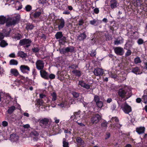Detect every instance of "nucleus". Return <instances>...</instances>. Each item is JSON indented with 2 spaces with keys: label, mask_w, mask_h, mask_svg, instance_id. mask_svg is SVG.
<instances>
[{
  "label": "nucleus",
  "mask_w": 147,
  "mask_h": 147,
  "mask_svg": "<svg viewBox=\"0 0 147 147\" xmlns=\"http://www.w3.org/2000/svg\"><path fill=\"white\" fill-rule=\"evenodd\" d=\"M96 54V53L95 51H91L90 55L92 57L94 56Z\"/></svg>",
  "instance_id": "58"
},
{
  "label": "nucleus",
  "mask_w": 147,
  "mask_h": 147,
  "mask_svg": "<svg viewBox=\"0 0 147 147\" xmlns=\"http://www.w3.org/2000/svg\"><path fill=\"white\" fill-rule=\"evenodd\" d=\"M94 74L96 76H101L103 73V70L100 68H97L95 69L93 71Z\"/></svg>",
  "instance_id": "11"
},
{
  "label": "nucleus",
  "mask_w": 147,
  "mask_h": 147,
  "mask_svg": "<svg viewBox=\"0 0 147 147\" xmlns=\"http://www.w3.org/2000/svg\"><path fill=\"white\" fill-rule=\"evenodd\" d=\"M52 122L51 119L49 118H45L40 120V125L44 128H47L49 127Z\"/></svg>",
  "instance_id": "3"
},
{
  "label": "nucleus",
  "mask_w": 147,
  "mask_h": 147,
  "mask_svg": "<svg viewBox=\"0 0 147 147\" xmlns=\"http://www.w3.org/2000/svg\"><path fill=\"white\" fill-rule=\"evenodd\" d=\"M10 72L11 74L14 76H16L18 75L19 73L18 70L16 69L12 68L10 69Z\"/></svg>",
  "instance_id": "27"
},
{
  "label": "nucleus",
  "mask_w": 147,
  "mask_h": 147,
  "mask_svg": "<svg viewBox=\"0 0 147 147\" xmlns=\"http://www.w3.org/2000/svg\"><path fill=\"white\" fill-rule=\"evenodd\" d=\"M113 126L114 128H115V127H116L117 128H119L121 127L122 125L119 124V123L117 122L114 124Z\"/></svg>",
  "instance_id": "49"
},
{
  "label": "nucleus",
  "mask_w": 147,
  "mask_h": 147,
  "mask_svg": "<svg viewBox=\"0 0 147 147\" xmlns=\"http://www.w3.org/2000/svg\"><path fill=\"white\" fill-rule=\"evenodd\" d=\"M101 22L100 21L94 19L93 20H91L90 22V24L92 25L95 26L98 25L99 23Z\"/></svg>",
  "instance_id": "25"
},
{
  "label": "nucleus",
  "mask_w": 147,
  "mask_h": 147,
  "mask_svg": "<svg viewBox=\"0 0 147 147\" xmlns=\"http://www.w3.org/2000/svg\"><path fill=\"white\" fill-rule=\"evenodd\" d=\"M76 141L78 143V145L81 146V147H83L84 144V141L80 137H78L76 138Z\"/></svg>",
  "instance_id": "24"
},
{
  "label": "nucleus",
  "mask_w": 147,
  "mask_h": 147,
  "mask_svg": "<svg viewBox=\"0 0 147 147\" xmlns=\"http://www.w3.org/2000/svg\"><path fill=\"white\" fill-rule=\"evenodd\" d=\"M73 96L76 98H77L79 96V93L75 92H73L72 93Z\"/></svg>",
  "instance_id": "45"
},
{
  "label": "nucleus",
  "mask_w": 147,
  "mask_h": 147,
  "mask_svg": "<svg viewBox=\"0 0 147 147\" xmlns=\"http://www.w3.org/2000/svg\"><path fill=\"white\" fill-rule=\"evenodd\" d=\"M142 101L145 104L147 102V95H144L142 98Z\"/></svg>",
  "instance_id": "46"
},
{
  "label": "nucleus",
  "mask_w": 147,
  "mask_h": 147,
  "mask_svg": "<svg viewBox=\"0 0 147 147\" xmlns=\"http://www.w3.org/2000/svg\"><path fill=\"white\" fill-rule=\"evenodd\" d=\"M72 72L77 76L80 77L81 76L80 71L79 70H75L73 71Z\"/></svg>",
  "instance_id": "37"
},
{
  "label": "nucleus",
  "mask_w": 147,
  "mask_h": 147,
  "mask_svg": "<svg viewBox=\"0 0 147 147\" xmlns=\"http://www.w3.org/2000/svg\"><path fill=\"white\" fill-rule=\"evenodd\" d=\"M121 108L123 112L126 114H129L132 111L131 107L126 102H124L121 106Z\"/></svg>",
  "instance_id": "5"
},
{
  "label": "nucleus",
  "mask_w": 147,
  "mask_h": 147,
  "mask_svg": "<svg viewBox=\"0 0 147 147\" xmlns=\"http://www.w3.org/2000/svg\"><path fill=\"white\" fill-rule=\"evenodd\" d=\"M111 122H113L114 121H115L116 122H119V120L118 119V118L116 117H112L111 120Z\"/></svg>",
  "instance_id": "41"
},
{
  "label": "nucleus",
  "mask_w": 147,
  "mask_h": 147,
  "mask_svg": "<svg viewBox=\"0 0 147 147\" xmlns=\"http://www.w3.org/2000/svg\"><path fill=\"white\" fill-rule=\"evenodd\" d=\"M94 100L96 103L100 101L99 100V98L97 95H96L94 96Z\"/></svg>",
  "instance_id": "50"
},
{
  "label": "nucleus",
  "mask_w": 147,
  "mask_h": 147,
  "mask_svg": "<svg viewBox=\"0 0 147 147\" xmlns=\"http://www.w3.org/2000/svg\"><path fill=\"white\" fill-rule=\"evenodd\" d=\"M110 136V133L109 132H107L105 135V139L107 140L109 138Z\"/></svg>",
  "instance_id": "60"
},
{
  "label": "nucleus",
  "mask_w": 147,
  "mask_h": 147,
  "mask_svg": "<svg viewBox=\"0 0 147 147\" xmlns=\"http://www.w3.org/2000/svg\"><path fill=\"white\" fill-rule=\"evenodd\" d=\"M30 136L31 137L33 138L34 140L36 141L38 139L37 137L39 136V134L37 131H33L30 133Z\"/></svg>",
  "instance_id": "16"
},
{
  "label": "nucleus",
  "mask_w": 147,
  "mask_h": 147,
  "mask_svg": "<svg viewBox=\"0 0 147 147\" xmlns=\"http://www.w3.org/2000/svg\"><path fill=\"white\" fill-rule=\"evenodd\" d=\"M22 37V35L19 33L13 34L12 36V38L16 41L20 40Z\"/></svg>",
  "instance_id": "21"
},
{
  "label": "nucleus",
  "mask_w": 147,
  "mask_h": 147,
  "mask_svg": "<svg viewBox=\"0 0 147 147\" xmlns=\"http://www.w3.org/2000/svg\"><path fill=\"white\" fill-rule=\"evenodd\" d=\"M86 37L84 32L80 34L77 37L78 39L79 40H82L85 39Z\"/></svg>",
  "instance_id": "23"
},
{
  "label": "nucleus",
  "mask_w": 147,
  "mask_h": 147,
  "mask_svg": "<svg viewBox=\"0 0 147 147\" xmlns=\"http://www.w3.org/2000/svg\"><path fill=\"white\" fill-rule=\"evenodd\" d=\"M18 64V62L16 60L14 59L11 60L9 61V64L11 65H17Z\"/></svg>",
  "instance_id": "35"
},
{
  "label": "nucleus",
  "mask_w": 147,
  "mask_h": 147,
  "mask_svg": "<svg viewBox=\"0 0 147 147\" xmlns=\"http://www.w3.org/2000/svg\"><path fill=\"white\" fill-rule=\"evenodd\" d=\"M25 8L26 11H28L31 10V7L29 5H27L26 7Z\"/></svg>",
  "instance_id": "57"
},
{
  "label": "nucleus",
  "mask_w": 147,
  "mask_h": 147,
  "mask_svg": "<svg viewBox=\"0 0 147 147\" xmlns=\"http://www.w3.org/2000/svg\"><path fill=\"white\" fill-rule=\"evenodd\" d=\"M96 103L98 107L100 108L102 107L103 105V102L101 101H98V102H97Z\"/></svg>",
  "instance_id": "42"
},
{
  "label": "nucleus",
  "mask_w": 147,
  "mask_h": 147,
  "mask_svg": "<svg viewBox=\"0 0 147 147\" xmlns=\"http://www.w3.org/2000/svg\"><path fill=\"white\" fill-rule=\"evenodd\" d=\"M20 70L23 73L28 74L30 71V68L27 65H22L20 67Z\"/></svg>",
  "instance_id": "7"
},
{
  "label": "nucleus",
  "mask_w": 147,
  "mask_h": 147,
  "mask_svg": "<svg viewBox=\"0 0 147 147\" xmlns=\"http://www.w3.org/2000/svg\"><path fill=\"white\" fill-rule=\"evenodd\" d=\"M8 45L7 43L4 40H1L0 43V46L2 47H5Z\"/></svg>",
  "instance_id": "36"
},
{
  "label": "nucleus",
  "mask_w": 147,
  "mask_h": 147,
  "mask_svg": "<svg viewBox=\"0 0 147 147\" xmlns=\"http://www.w3.org/2000/svg\"><path fill=\"white\" fill-rule=\"evenodd\" d=\"M15 83L16 85L18 86L22 83V82L20 80L16 79L15 82Z\"/></svg>",
  "instance_id": "48"
},
{
  "label": "nucleus",
  "mask_w": 147,
  "mask_h": 147,
  "mask_svg": "<svg viewBox=\"0 0 147 147\" xmlns=\"http://www.w3.org/2000/svg\"><path fill=\"white\" fill-rule=\"evenodd\" d=\"M119 96L126 99L131 96L130 90L127 86H123L119 88L118 92Z\"/></svg>",
  "instance_id": "1"
},
{
  "label": "nucleus",
  "mask_w": 147,
  "mask_h": 147,
  "mask_svg": "<svg viewBox=\"0 0 147 147\" xmlns=\"http://www.w3.org/2000/svg\"><path fill=\"white\" fill-rule=\"evenodd\" d=\"M10 31V30L7 31L5 29H3L2 32L0 33V40L3 39L5 36H8L9 34Z\"/></svg>",
  "instance_id": "10"
},
{
  "label": "nucleus",
  "mask_w": 147,
  "mask_h": 147,
  "mask_svg": "<svg viewBox=\"0 0 147 147\" xmlns=\"http://www.w3.org/2000/svg\"><path fill=\"white\" fill-rule=\"evenodd\" d=\"M115 53L117 54L122 55L124 53V51L123 48L120 47H118L114 49Z\"/></svg>",
  "instance_id": "13"
},
{
  "label": "nucleus",
  "mask_w": 147,
  "mask_h": 147,
  "mask_svg": "<svg viewBox=\"0 0 147 147\" xmlns=\"http://www.w3.org/2000/svg\"><path fill=\"white\" fill-rule=\"evenodd\" d=\"M94 12L96 14H98L99 12V10L98 8H95L94 10Z\"/></svg>",
  "instance_id": "63"
},
{
  "label": "nucleus",
  "mask_w": 147,
  "mask_h": 147,
  "mask_svg": "<svg viewBox=\"0 0 147 147\" xmlns=\"http://www.w3.org/2000/svg\"><path fill=\"white\" fill-rule=\"evenodd\" d=\"M55 37L57 39H60L59 40V42L62 44H63L65 42V37L63 36L62 32H57L55 35Z\"/></svg>",
  "instance_id": "4"
},
{
  "label": "nucleus",
  "mask_w": 147,
  "mask_h": 147,
  "mask_svg": "<svg viewBox=\"0 0 147 147\" xmlns=\"http://www.w3.org/2000/svg\"><path fill=\"white\" fill-rule=\"evenodd\" d=\"M84 115L82 117L81 123L78 122V124L81 126H84L85 125L84 124L82 123L86 122V119L88 117V115H86V113L84 112Z\"/></svg>",
  "instance_id": "19"
},
{
  "label": "nucleus",
  "mask_w": 147,
  "mask_h": 147,
  "mask_svg": "<svg viewBox=\"0 0 147 147\" xmlns=\"http://www.w3.org/2000/svg\"><path fill=\"white\" fill-rule=\"evenodd\" d=\"M134 5L135 6L139 7L142 5V3L140 0H135L134 2Z\"/></svg>",
  "instance_id": "32"
},
{
  "label": "nucleus",
  "mask_w": 147,
  "mask_h": 147,
  "mask_svg": "<svg viewBox=\"0 0 147 147\" xmlns=\"http://www.w3.org/2000/svg\"><path fill=\"white\" fill-rule=\"evenodd\" d=\"M110 3V6L112 9L115 8L117 7V3L116 0H111Z\"/></svg>",
  "instance_id": "20"
},
{
  "label": "nucleus",
  "mask_w": 147,
  "mask_h": 147,
  "mask_svg": "<svg viewBox=\"0 0 147 147\" xmlns=\"http://www.w3.org/2000/svg\"><path fill=\"white\" fill-rule=\"evenodd\" d=\"M2 124L3 126L5 127L8 125V123L6 121H3L2 122Z\"/></svg>",
  "instance_id": "55"
},
{
  "label": "nucleus",
  "mask_w": 147,
  "mask_h": 147,
  "mask_svg": "<svg viewBox=\"0 0 147 147\" xmlns=\"http://www.w3.org/2000/svg\"><path fill=\"white\" fill-rule=\"evenodd\" d=\"M41 12L40 11L36 12L34 14V16L35 18L38 17L41 14Z\"/></svg>",
  "instance_id": "44"
},
{
  "label": "nucleus",
  "mask_w": 147,
  "mask_h": 147,
  "mask_svg": "<svg viewBox=\"0 0 147 147\" xmlns=\"http://www.w3.org/2000/svg\"><path fill=\"white\" fill-rule=\"evenodd\" d=\"M67 105V102L66 100H64L61 102V103L58 104V105L61 108L65 107Z\"/></svg>",
  "instance_id": "28"
},
{
  "label": "nucleus",
  "mask_w": 147,
  "mask_h": 147,
  "mask_svg": "<svg viewBox=\"0 0 147 147\" xmlns=\"http://www.w3.org/2000/svg\"><path fill=\"white\" fill-rule=\"evenodd\" d=\"M32 50L33 52H37L39 51L38 49V48H33L32 49Z\"/></svg>",
  "instance_id": "64"
},
{
  "label": "nucleus",
  "mask_w": 147,
  "mask_h": 147,
  "mask_svg": "<svg viewBox=\"0 0 147 147\" xmlns=\"http://www.w3.org/2000/svg\"><path fill=\"white\" fill-rule=\"evenodd\" d=\"M84 21L83 19H81L79 21L78 24L79 26H82L84 23Z\"/></svg>",
  "instance_id": "61"
},
{
  "label": "nucleus",
  "mask_w": 147,
  "mask_h": 147,
  "mask_svg": "<svg viewBox=\"0 0 147 147\" xmlns=\"http://www.w3.org/2000/svg\"><path fill=\"white\" fill-rule=\"evenodd\" d=\"M31 42V41L28 39H24L20 40V43L21 45H26L27 47L30 45V44Z\"/></svg>",
  "instance_id": "12"
},
{
  "label": "nucleus",
  "mask_w": 147,
  "mask_h": 147,
  "mask_svg": "<svg viewBox=\"0 0 147 147\" xmlns=\"http://www.w3.org/2000/svg\"><path fill=\"white\" fill-rule=\"evenodd\" d=\"M65 22L64 20L61 18L59 20L58 22V28L59 30L63 28L65 26Z\"/></svg>",
  "instance_id": "15"
},
{
  "label": "nucleus",
  "mask_w": 147,
  "mask_h": 147,
  "mask_svg": "<svg viewBox=\"0 0 147 147\" xmlns=\"http://www.w3.org/2000/svg\"><path fill=\"white\" fill-rule=\"evenodd\" d=\"M131 51L130 50H128L127 52L125 53V56L126 57H128L131 54Z\"/></svg>",
  "instance_id": "53"
},
{
  "label": "nucleus",
  "mask_w": 147,
  "mask_h": 147,
  "mask_svg": "<svg viewBox=\"0 0 147 147\" xmlns=\"http://www.w3.org/2000/svg\"><path fill=\"white\" fill-rule=\"evenodd\" d=\"M54 120L55 121V122L56 123H58L59 122V120L56 117H55L54 118Z\"/></svg>",
  "instance_id": "62"
},
{
  "label": "nucleus",
  "mask_w": 147,
  "mask_h": 147,
  "mask_svg": "<svg viewBox=\"0 0 147 147\" xmlns=\"http://www.w3.org/2000/svg\"><path fill=\"white\" fill-rule=\"evenodd\" d=\"M5 22H6V26H8L14 25L16 23V21L13 18H6L3 16H0V24H3Z\"/></svg>",
  "instance_id": "2"
},
{
  "label": "nucleus",
  "mask_w": 147,
  "mask_h": 147,
  "mask_svg": "<svg viewBox=\"0 0 147 147\" xmlns=\"http://www.w3.org/2000/svg\"><path fill=\"white\" fill-rule=\"evenodd\" d=\"M135 62L136 63H140L141 61L139 57H137L135 59Z\"/></svg>",
  "instance_id": "51"
},
{
  "label": "nucleus",
  "mask_w": 147,
  "mask_h": 147,
  "mask_svg": "<svg viewBox=\"0 0 147 147\" xmlns=\"http://www.w3.org/2000/svg\"><path fill=\"white\" fill-rule=\"evenodd\" d=\"M145 128L144 127H141L136 128V131L139 134L144 133Z\"/></svg>",
  "instance_id": "22"
},
{
  "label": "nucleus",
  "mask_w": 147,
  "mask_h": 147,
  "mask_svg": "<svg viewBox=\"0 0 147 147\" xmlns=\"http://www.w3.org/2000/svg\"><path fill=\"white\" fill-rule=\"evenodd\" d=\"M143 42V40L141 38L139 39L137 41V43L139 45L142 44Z\"/></svg>",
  "instance_id": "54"
},
{
  "label": "nucleus",
  "mask_w": 147,
  "mask_h": 147,
  "mask_svg": "<svg viewBox=\"0 0 147 147\" xmlns=\"http://www.w3.org/2000/svg\"><path fill=\"white\" fill-rule=\"evenodd\" d=\"M80 112H75L74 113L73 115L71 116V118L74 121L77 122L79 119H80Z\"/></svg>",
  "instance_id": "14"
},
{
  "label": "nucleus",
  "mask_w": 147,
  "mask_h": 147,
  "mask_svg": "<svg viewBox=\"0 0 147 147\" xmlns=\"http://www.w3.org/2000/svg\"><path fill=\"white\" fill-rule=\"evenodd\" d=\"M64 53L69 52H72L74 51V48L72 47H67L64 50Z\"/></svg>",
  "instance_id": "26"
},
{
  "label": "nucleus",
  "mask_w": 147,
  "mask_h": 147,
  "mask_svg": "<svg viewBox=\"0 0 147 147\" xmlns=\"http://www.w3.org/2000/svg\"><path fill=\"white\" fill-rule=\"evenodd\" d=\"M19 137L16 134H12L10 136L9 140L12 142H17L19 140Z\"/></svg>",
  "instance_id": "8"
},
{
  "label": "nucleus",
  "mask_w": 147,
  "mask_h": 147,
  "mask_svg": "<svg viewBox=\"0 0 147 147\" xmlns=\"http://www.w3.org/2000/svg\"><path fill=\"white\" fill-rule=\"evenodd\" d=\"M63 147H69V143L65 141V138H64L63 139Z\"/></svg>",
  "instance_id": "39"
},
{
  "label": "nucleus",
  "mask_w": 147,
  "mask_h": 147,
  "mask_svg": "<svg viewBox=\"0 0 147 147\" xmlns=\"http://www.w3.org/2000/svg\"><path fill=\"white\" fill-rule=\"evenodd\" d=\"M116 105L114 104H113L111 107V109L112 110V111H113L115 110H116L117 109H116Z\"/></svg>",
  "instance_id": "47"
},
{
  "label": "nucleus",
  "mask_w": 147,
  "mask_h": 147,
  "mask_svg": "<svg viewBox=\"0 0 147 147\" xmlns=\"http://www.w3.org/2000/svg\"><path fill=\"white\" fill-rule=\"evenodd\" d=\"M123 40L121 38L120 39H117L114 42V44L115 45H118L119 44L122 43L123 42Z\"/></svg>",
  "instance_id": "31"
},
{
  "label": "nucleus",
  "mask_w": 147,
  "mask_h": 147,
  "mask_svg": "<svg viewBox=\"0 0 147 147\" xmlns=\"http://www.w3.org/2000/svg\"><path fill=\"white\" fill-rule=\"evenodd\" d=\"M78 100L79 102L83 103L84 107L87 106L89 104L88 103L85 102L83 103L84 102V98L82 96H79V98L78 99Z\"/></svg>",
  "instance_id": "29"
},
{
  "label": "nucleus",
  "mask_w": 147,
  "mask_h": 147,
  "mask_svg": "<svg viewBox=\"0 0 147 147\" xmlns=\"http://www.w3.org/2000/svg\"><path fill=\"white\" fill-rule=\"evenodd\" d=\"M139 69L138 67H136L132 69V72L133 73L136 74H140L139 72Z\"/></svg>",
  "instance_id": "38"
},
{
  "label": "nucleus",
  "mask_w": 147,
  "mask_h": 147,
  "mask_svg": "<svg viewBox=\"0 0 147 147\" xmlns=\"http://www.w3.org/2000/svg\"><path fill=\"white\" fill-rule=\"evenodd\" d=\"M52 100L53 101H55L56 100L57 98V96L55 92H53L51 94Z\"/></svg>",
  "instance_id": "34"
},
{
  "label": "nucleus",
  "mask_w": 147,
  "mask_h": 147,
  "mask_svg": "<svg viewBox=\"0 0 147 147\" xmlns=\"http://www.w3.org/2000/svg\"><path fill=\"white\" fill-rule=\"evenodd\" d=\"M44 65V63L42 60H38L36 62V68L38 70H42Z\"/></svg>",
  "instance_id": "9"
},
{
  "label": "nucleus",
  "mask_w": 147,
  "mask_h": 147,
  "mask_svg": "<svg viewBox=\"0 0 147 147\" xmlns=\"http://www.w3.org/2000/svg\"><path fill=\"white\" fill-rule=\"evenodd\" d=\"M107 122H104L101 124V127L104 129H106L107 127Z\"/></svg>",
  "instance_id": "40"
},
{
  "label": "nucleus",
  "mask_w": 147,
  "mask_h": 147,
  "mask_svg": "<svg viewBox=\"0 0 147 147\" xmlns=\"http://www.w3.org/2000/svg\"><path fill=\"white\" fill-rule=\"evenodd\" d=\"M18 56L22 58L25 57L27 55L26 53L22 51H20L18 52Z\"/></svg>",
  "instance_id": "33"
},
{
  "label": "nucleus",
  "mask_w": 147,
  "mask_h": 147,
  "mask_svg": "<svg viewBox=\"0 0 147 147\" xmlns=\"http://www.w3.org/2000/svg\"><path fill=\"white\" fill-rule=\"evenodd\" d=\"M34 27V26L33 25L28 24L27 25L26 27V28L28 30H32Z\"/></svg>",
  "instance_id": "43"
},
{
  "label": "nucleus",
  "mask_w": 147,
  "mask_h": 147,
  "mask_svg": "<svg viewBox=\"0 0 147 147\" xmlns=\"http://www.w3.org/2000/svg\"><path fill=\"white\" fill-rule=\"evenodd\" d=\"M37 102L40 105L42 106V107L44 105L43 101L42 100L39 99L38 100Z\"/></svg>",
  "instance_id": "52"
},
{
  "label": "nucleus",
  "mask_w": 147,
  "mask_h": 147,
  "mask_svg": "<svg viewBox=\"0 0 147 147\" xmlns=\"http://www.w3.org/2000/svg\"><path fill=\"white\" fill-rule=\"evenodd\" d=\"M101 119V117L99 115L96 114L92 117L90 119L91 122L93 124H96Z\"/></svg>",
  "instance_id": "6"
},
{
  "label": "nucleus",
  "mask_w": 147,
  "mask_h": 147,
  "mask_svg": "<svg viewBox=\"0 0 147 147\" xmlns=\"http://www.w3.org/2000/svg\"><path fill=\"white\" fill-rule=\"evenodd\" d=\"M55 75L53 74H51L49 76V78L51 79H53L55 78Z\"/></svg>",
  "instance_id": "56"
},
{
  "label": "nucleus",
  "mask_w": 147,
  "mask_h": 147,
  "mask_svg": "<svg viewBox=\"0 0 147 147\" xmlns=\"http://www.w3.org/2000/svg\"><path fill=\"white\" fill-rule=\"evenodd\" d=\"M9 57L11 58H15L16 56L15 53H13L10 54L9 55Z\"/></svg>",
  "instance_id": "59"
},
{
  "label": "nucleus",
  "mask_w": 147,
  "mask_h": 147,
  "mask_svg": "<svg viewBox=\"0 0 147 147\" xmlns=\"http://www.w3.org/2000/svg\"><path fill=\"white\" fill-rule=\"evenodd\" d=\"M16 107L15 106H12L9 108L7 110L8 113L9 114H11L15 110Z\"/></svg>",
  "instance_id": "30"
},
{
  "label": "nucleus",
  "mask_w": 147,
  "mask_h": 147,
  "mask_svg": "<svg viewBox=\"0 0 147 147\" xmlns=\"http://www.w3.org/2000/svg\"><path fill=\"white\" fill-rule=\"evenodd\" d=\"M40 73L41 77L46 79H49V75L46 71L42 69L40 70Z\"/></svg>",
  "instance_id": "18"
},
{
  "label": "nucleus",
  "mask_w": 147,
  "mask_h": 147,
  "mask_svg": "<svg viewBox=\"0 0 147 147\" xmlns=\"http://www.w3.org/2000/svg\"><path fill=\"white\" fill-rule=\"evenodd\" d=\"M79 84L81 87L87 90L90 89V86L89 84L86 83L83 81H79Z\"/></svg>",
  "instance_id": "17"
}]
</instances>
